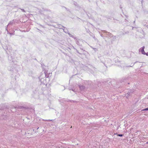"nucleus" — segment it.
I'll use <instances>...</instances> for the list:
<instances>
[{"instance_id":"15","label":"nucleus","mask_w":148,"mask_h":148,"mask_svg":"<svg viewBox=\"0 0 148 148\" xmlns=\"http://www.w3.org/2000/svg\"><path fill=\"white\" fill-rule=\"evenodd\" d=\"M9 34H11V35L13 34H12V33H10Z\"/></svg>"},{"instance_id":"12","label":"nucleus","mask_w":148,"mask_h":148,"mask_svg":"<svg viewBox=\"0 0 148 148\" xmlns=\"http://www.w3.org/2000/svg\"><path fill=\"white\" fill-rule=\"evenodd\" d=\"M74 4H75V5H77V3H76V2H75V3H74Z\"/></svg>"},{"instance_id":"2","label":"nucleus","mask_w":148,"mask_h":148,"mask_svg":"<svg viewBox=\"0 0 148 148\" xmlns=\"http://www.w3.org/2000/svg\"><path fill=\"white\" fill-rule=\"evenodd\" d=\"M79 88L81 90H83L85 89V87L83 86L79 85Z\"/></svg>"},{"instance_id":"14","label":"nucleus","mask_w":148,"mask_h":148,"mask_svg":"<svg viewBox=\"0 0 148 148\" xmlns=\"http://www.w3.org/2000/svg\"><path fill=\"white\" fill-rule=\"evenodd\" d=\"M130 93H129V92H128V93H127V94H128V95H130Z\"/></svg>"},{"instance_id":"13","label":"nucleus","mask_w":148,"mask_h":148,"mask_svg":"<svg viewBox=\"0 0 148 148\" xmlns=\"http://www.w3.org/2000/svg\"><path fill=\"white\" fill-rule=\"evenodd\" d=\"M22 10L24 12H25V10L23 9H22Z\"/></svg>"},{"instance_id":"7","label":"nucleus","mask_w":148,"mask_h":148,"mask_svg":"<svg viewBox=\"0 0 148 148\" xmlns=\"http://www.w3.org/2000/svg\"><path fill=\"white\" fill-rule=\"evenodd\" d=\"M123 134H118L117 135L118 136H120V137H122L123 136Z\"/></svg>"},{"instance_id":"17","label":"nucleus","mask_w":148,"mask_h":148,"mask_svg":"<svg viewBox=\"0 0 148 148\" xmlns=\"http://www.w3.org/2000/svg\"><path fill=\"white\" fill-rule=\"evenodd\" d=\"M146 144H148V141L147 142H146Z\"/></svg>"},{"instance_id":"19","label":"nucleus","mask_w":148,"mask_h":148,"mask_svg":"<svg viewBox=\"0 0 148 148\" xmlns=\"http://www.w3.org/2000/svg\"><path fill=\"white\" fill-rule=\"evenodd\" d=\"M93 49L95 50V49H96V48H93Z\"/></svg>"},{"instance_id":"1","label":"nucleus","mask_w":148,"mask_h":148,"mask_svg":"<svg viewBox=\"0 0 148 148\" xmlns=\"http://www.w3.org/2000/svg\"><path fill=\"white\" fill-rule=\"evenodd\" d=\"M145 48V47L143 46L139 50V51H140L142 52V53L144 55H145V52L144 50Z\"/></svg>"},{"instance_id":"21","label":"nucleus","mask_w":148,"mask_h":148,"mask_svg":"<svg viewBox=\"0 0 148 148\" xmlns=\"http://www.w3.org/2000/svg\"><path fill=\"white\" fill-rule=\"evenodd\" d=\"M72 90L73 91H74V90H73V89H72Z\"/></svg>"},{"instance_id":"16","label":"nucleus","mask_w":148,"mask_h":148,"mask_svg":"<svg viewBox=\"0 0 148 148\" xmlns=\"http://www.w3.org/2000/svg\"><path fill=\"white\" fill-rule=\"evenodd\" d=\"M120 8L121 9H122V7L121 6H120Z\"/></svg>"},{"instance_id":"6","label":"nucleus","mask_w":148,"mask_h":148,"mask_svg":"<svg viewBox=\"0 0 148 148\" xmlns=\"http://www.w3.org/2000/svg\"><path fill=\"white\" fill-rule=\"evenodd\" d=\"M106 32L107 33V35H108V36L109 37H110L112 36V35L111 33L108 32Z\"/></svg>"},{"instance_id":"20","label":"nucleus","mask_w":148,"mask_h":148,"mask_svg":"<svg viewBox=\"0 0 148 148\" xmlns=\"http://www.w3.org/2000/svg\"><path fill=\"white\" fill-rule=\"evenodd\" d=\"M93 49L95 50V49H96V48H93Z\"/></svg>"},{"instance_id":"11","label":"nucleus","mask_w":148,"mask_h":148,"mask_svg":"<svg viewBox=\"0 0 148 148\" xmlns=\"http://www.w3.org/2000/svg\"><path fill=\"white\" fill-rule=\"evenodd\" d=\"M45 121H52V120H46Z\"/></svg>"},{"instance_id":"9","label":"nucleus","mask_w":148,"mask_h":148,"mask_svg":"<svg viewBox=\"0 0 148 148\" xmlns=\"http://www.w3.org/2000/svg\"><path fill=\"white\" fill-rule=\"evenodd\" d=\"M143 25L144 26H146V27H147L148 28V25L146 26V24H143Z\"/></svg>"},{"instance_id":"10","label":"nucleus","mask_w":148,"mask_h":148,"mask_svg":"<svg viewBox=\"0 0 148 148\" xmlns=\"http://www.w3.org/2000/svg\"><path fill=\"white\" fill-rule=\"evenodd\" d=\"M145 55H146L148 56V52L146 53H145Z\"/></svg>"},{"instance_id":"8","label":"nucleus","mask_w":148,"mask_h":148,"mask_svg":"<svg viewBox=\"0 0 148 148\" xmlns=\"http://www.w3.org/2000/svg\"><path fill=\"white\" fill-rule=\"evenodd\" d=\"M147 111L148 110V108H146L144 109H143L142 110V111Z\"/></svg>"},{"instance_id":"22","label":"nucleus","mask_w":148,"mask_h":148,"mask_svg":"<svg viewBox=\"0 0 148 148\" xmlns=\"http://www.w3.org/2000/svg\"><path fill=\"white\" fill-rule=\"evenodd\" d=\"M146 21L144 20L143 21Z\"/></svg>"},{"instance_id":"3","label":"nucleus","mask_w":148,"mask_h":148,"mask_svg":"<svg viewBox=\"0 0 148 148\" xmlns=\"http://www.w3.org/2000/svg\"><path fill=\"white\" fill-rule=\"evenodd\" d=\"M81 42V41L79 40H78L77 39H76V43L77 44L79 45H81V44L80 43V42Z\"/></svg>"},{"instance_id":"5","label":"nucleus","mask_w":148,"mask_h":148,"mask_svg":"<svg viewBox=\"0 0 148 148\" xmlns=\"http://www.w3.org/2000/svg\"><path fill=\"white\" fill-rule=\"evenodd\" d=\"M62 145H63L62 143H60L59 145V146H58V147L59 148L60 147H61V148H63V146Z\"/></svg>"},{"instance_id":"18","label":"nucleus","mask_w":148,"mask_h":148,"mask_svg":"<svg viewBox=\"0 0 148 148\" xmlns=\"http://www.w3.org/2000/svg\"><path fill=\"white\" fill-rule=\"evenodd\" d=\"M69 90H71V88H69Z\"/></svg>"},{"instance_id":"4","label":"nucleus","mask_w":148,"mask_h":148,"mask_svg":"<svg viewBox=\"0 0 148 148\" xmlns=\"http://www.w3.org/2000/svg\"><path fill=\"white\" fill-rule=\"evenodd\" d=\"M13 21H10V23H8V25H7V27H6L5 28V29H6V30L8 32V30L7 29V27L9 25H12V24H13Z\"/></svg>"}]
</instances>
